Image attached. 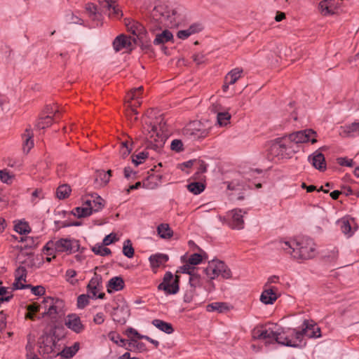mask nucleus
I'll list each match as a JSON object with an SVG mask.
<instances>
[{"label":"nucleus","instance_id":"1","mask_svg":"<svg viewBox=\"0 0 359 359\" xmlns=\"http://www.w3.org/2000/svg\"><path fill=\"white\" fill-rule=\"evenodd\" d=\"M279 247L298 262L312 259L316 255V245L313 241L309 238L298 241H280Z\"/></svg>","mask_w":359,"mask_h":359},{"label":"nucleus","instance_id":"2","mask_svg":"<svg viewBox=\"0 0 359 359\" xmlns=\"http://www.w3.org/2000/svg\"><path fill=\"white\" fill-rule=\"evenodd\" d=\"M316 133L311 129L297 131L290 134L287 137L278 140L271 144V151L276 156L281 154L283 150H286L287 142H294L295 144L306 143L311 142L314 144L317 142Z\"/></svg>","mask_w":359,"mask_h":359},{"label":"nucleus","instance_id":"3","mask_svg":"<svg viewBox=\"0 0 359 359\" xmlns=\"http://www.w3.org/2000/svg\"><path fill=\"white\" fill-rule=\"evenodd\" d=\"M59 339L54 332H44L37 341L38 351L44 358H53L59 355Z\"/></svg>","mask_w":359,"mask_h":359},{"label":"nucleus","instance_id":"4","mask_svg":"<svg viewBox=\"0 0 359 359\" xmlns=\"http://www.w3.org/2000/svg\"><path fill=\"white\" fill-rule=\"evenodd\" d=\"M79 241L76 239L60 238L56 241H49L43 247V252L52 255L55 252L72 254L79 251Z\"/></svg>","mask_w":359,"mask_h":359},{"label":"nucleus","instance_id":"5","mask_svg":"<svg viewBox=\"0 0 359 359\" xmlns=\"http://www.w3.org/2000/svg\"><path fill=\"white\" fill-rule=\"evenodd\" d=\"M65 305L64 301L59 298L46 297L41 302V308H43L45 311L41 313V316H39L37 318L39 320L45 316H48L51 319H56L58 316L64 315Z\"/></svg>","mask_w":359,"mask_h":359},{"label":"nucleus","instance_id":"6","mask_svg":"<svg viewBox=\"0 0 359 359\" xmlns=\"http://www.w3.org/2000/svg\"><path fill=\"white\" fill-rule=\"evenodd\" d=\"M152 15L156 18L161 22H165L168 25L175 26L180 21L179 11L177 8H171L165 5H158L154 7Z\"/></svg>","mask_w":359,"mask_h":359},{"label":"nucleus","instance_id":"7","mask_svg":"<svg viewBox=\"0 0 359 359\" xmlns=\"http://www.w3.org/2000/svg\"><path fill=\"white\" fill-rule=\"evenodd\" d=\"M208 278L210 280L221 276L223 278L229 279L231 277L230 269L222 261L212 260L209 262L208 266L204 270Z\"/></svg>","mask_w":359,"mask_h":359},{"label":"nucleus","instance_id":"8","mask_svg":"<svg viewBox=\"0 0 359 359\" xmlns=\"http://www.w3.org/2000/svg\"><path fill=\"white\" fill-rule=\"evenodd\" d=\"M180 277L175 276L170 271H167L163 276V281L158 285V290H163L165 294H175L179 292Z\"/></svg>","mask_w":359,"mask_h":359},{"label":"nucleus","instance_id":"9","mask_svg":"<svg viewBox=\"0 0 359 359\" xmlns=\"http://www.w3.org/2000/svg\"><path fill=\"white\" fill-rule=\"evenodd\" d=\"M279 297L280 292L277 287L265 284L259 299L264 304H273Z\"/></svg>","mask_w":359,"mask_h":359},{"label":"nucleus","instance_id":"10","mask_svg":"<svg viewBox=\"0 0 359 359\" xmlns=\"http://www.w3.org/2000/svg\"><path fill=\"white\" fill-rule=\"evenodd\" d=\"M127 29L133 34L132 40L133 43H137V41H143L146 35L144 27L137 21H129L126 23Z\"/></svg>","mask_w":359,"mask_h":359},{"label":"nucleus","instance_id":"11","mask_svg":"<svg viewBox=\"0 0 359 359\" xmlns=\"http://www.w3.org/2000/svg\"><path fill=\"white\" fill-rule=\"evenodd\" d=\"M102 287L101 278L98 276H95L90 280L87 285L88 294H90L92 299H103L105 294L104 292H100Z\"/></svg>","mask_w":359,"mask_h":359},{"label":"nucleus","instance_id":"12","mask_svg":"<svg viewBox=\"0 0 359 359\" xmlns=\"http://www.w3.org/2000/svg\"><path fill=\"white\" fill-rule=\"evenodd\" d=\"M65 325L76 334H79L84 330L85 326L82 323L81 318L75 313L69 314L67 316Z\"/></svg>","mask_w":359,"mask_h":359},{"label":"nucleus","instance_id":"13","mask_svg":"<svg viewBox=\"0 0 359 359\" xmlns=\"http://www.w3.org/2000/svg\"><path fill=\"white\" fill-rule=\"evenodd\" d=\"M133 40L131 36L121 34L115 38L113 41V48L116 52L123 50H131L133 49Z\"/></svg>","mask_w":359,"mask_h":359},{"label":"nucleus","instance_id":"14","mask_svg":"<svg viewBox=\"0 0 359 359\" xmlns=\"http://www.w3.org/2000/svg\"><path fill=\"white\" fill-rule=\"evenodd\" d=\"M241 209H234L229 212L228 216L230 218L229 226L232 229H242L244 228L243 214Z\"/></svg>","mask_w":359,"mask_h":359},{"label":"nucleus","instance_id":"15","mask_svg":"<svg viewBox=\"0 0 359 359\" xmlns=\"http://www.w3.org/2000/svg\"><path fill=\"white\" fill-rule=\"evenodd\" d=\"M99 3L103 8L108 10L109 17L117 19L122 17V11L120 9L116 1L113 0H99Z\"/></svg>","mask_w":359,"mask_h":359},{"label":"nucleus","instance_id":"16","mask_svg":"<svg viewBox=\"0 0 359 359\" xmlns=\"http://www.w3.org/2000/svg\"><path fill=\"white\" fill-rule=\"evenodd\" d=\"M83 201L85 204L90 208L92 213L102 210L104 207L103 199L96 194L86 196Z\"/></svg>","mask_w":359,"mask_h":359},{"label":"nucleus","instance_id":"17","mask_svg":"<svg viewBox=\"0 0 359 359\" xmlns=\"http://www.w3.org/2000/svg\"><path fill=\"white\" fill-rule=\"evenodd\" d=\"M243 74L241 68H235L231 70L225 76L224 82L222 86L224 92H226L230 85L234 84L241 77Z\"/></svg>","mask_w":359,"mask_h":359},{"label":"nucleus","instance_id":"18","mask_svg":"<svg viewBox=\"0 0 359 359\" xmlns=\"http://www.w3.org/2000/svg\"><path fill=\"white\" fill-rule=\"evenodd\" d=\"M341 232L347 237H351L357 229L355 220L353 219H342L339 221Z\"/></svg>","mask_w":359,"mask_h":359},{"label":"nucleus","instance_id":"19","mask_svg":"<svg viewBox=\"0 0 359 359\" xmlns=\"http://www.w3.org/2000/svg\"><path fill=\"white\" fill-rule=\"evenodd\" d=\"M147 138L151 143H154L155 146L162 147L165 142L166 135L163 133H160L156 126H153L151 131L149 133Z\"/></svg>","mask_w":359,"mask_h":359},{"label":"nucleus","instance_id":"20","mask_svg":"<svg viewBox=\"0 0 359 359\" xmlns=\"http://www.w3.org/2000/svg\"><path fill=\"white\" fill-rule=\"evenodd\" d=\"M162 176L159 174H151L142 181V187L147 189H154L159 187L162 182Z\"/></svg>","mask_w":359,"mask_h":359},{"label":"nucleus","instance_id":"21","mask_svg":"<svg viewBox=\"0 0 359 359\" xmlns=\"http://www.w3.org/2000/svg\"><path fill=\"white\" fill-rule=\"evenodd\" d=\"M309 160L315 168L320 171L326 169L325 156L322 153L318 151L314 152L309 157Z\"/></svg>","mask_w":359,"mask_h":359},{"label":"nucleus","instance_id":"22","mask_svg":"<svg viewBox=\"0 0 359 359\" xmlns=\"http://www.w3.org/2000/svg\"><path fill=\"white\" fill-rule=\"evenodd\" d=\"M34 133L31 127L27 128L22 135V149L25 152L28 153L34 147Z\"/></svg>","mask_w":359,"mask_h":359},{"label":"nucleus","instance_id":"23","mask_svg":"<svg viewBox=\"0 0 359 359\" xmlns=\"http://www.w3.org/2000/svg\"><path fill=\"white\" fill-rule=\"evenodd\" d=\"M198 126H200L199 122L193 123L189 128L186 129L187 134L189 133V134L194 137V138H204L207 137L209 134V130L205 128H197Z\"/></svg>","mask_w":359,"mask_h":359},{"label":"nucleus","instance_id":"24","mask_svg":"<svg viewBox=\"0 0 359 359\" xmlns=\"http://www.w3.org/2000/svg\"><path fill=\"white\" fill-rule=\"evenodd\" d=\"M168 259V255L163 253L151 255L149 258L151 267L153 269H156L160 266H164Z\"/></svg>","mask_w":359,"mask_h":359},{"label":"nucleus","instance_id":"25","mask_svg":"<svg viewBox=\"0 0 359 359\" xmlns=\"http://www.w3.org/2000/svg\"><path fill=\"white\" fill-rule=\"evenodd\" d=\"M276 332L271 329H258L254 331L253 337L258 339L267 340L266 342L271 343L274 341Z\"/></svg>","mask_w":359,"mask_h":359},{"label":"nucleus","instance_id":"26","mask_svg":"<svg viewBox=\"0 0 359 359\" xmlns=\"http://www.w3.org/2000/svg\"><path fill=\"white\" fill-rule=\"evenodd\" d=\"M304 335L309 338H318L321 336L320 329L313 324H310L308 320H304L303 323Z\"/></svg>","mask_w":359,"mask_h":359},{"label":"nucleus","instance_id":"27","mask_svg":"<svg viewBox=\"0 0 359 359\" xmlns=\"http://www.w3.org/2000/svg\"><path fill=\"white\" fill-rule=\"evenodd\" d=\"M125 286L124 280L121 277L115 276L111 278L107 285V292L111 293L114 291H120Z\"/></svg>","mask_w":359,"mask_h":359},{"label":"nucleus","instance_id":"28","mask_svg":"<svg viewBox=\"0 0 359 359\" xmlns=\"http://www.w3.org/2000/svg\"><path fill=\"white\" fill-rule=\"evenodd\" d=\"M129 311L127 307L116 308L114 309V320L120 324H124L129 316Z\"/></svg>","mask_w":359,"mask_h":359},{"label":"nucleus","instance_id":"29","mask_svg":"<svg viewBox=\"0 0 359 359\" xmlns=\"http://www.w3.org/2000/svg\"><path fill=\"white\" fill-rule=\"evenodd\" d=\"M230 306L226 302H215L209 304L206 306V311L208 312L217 311L218 313H225L230 310Z\"/></svg>","mask_w":359,"mask_h":359},{"label":"nucleus","instance_id":"30","mask_svg":"<svg viewBox=\"0 0 359 359\" xmlns=\"http://www.w3.org/2000/svg\"><path fill=\"white\" fill-rule=\"evenodd\" d=\"M173 39L172 32L168 29L163 30L161 33H157L154 40L155 45L164 44Z\"/></svg>","mask_w":359,"mask_h":359},{"label":"nucleus","instance_id":"31","mask_svg":"<svg viewBox=\"0 0 359 359\" xmlns=\"http://www.w3.org/2000/svg\"><path fill=\"white\" fill-rule=\"evenodd\" d=\"M274 341L281 345L287 346L295 347L296 345V344H294L295 342L290 339V334H287L285 332H276Z\"/></svg>","mask_w":359,"mask_h":359},{"label":"nucleus","instance_id":"32","mask_svg":"<svg viewBox=\"0 0 359 359\" xmlns=\"http://www.w3.org/2000/svg\"><path fill=\"white\" fill-rule=\"evenodd\" d=\"M151 324L166 334H172L174 332L172 324L162 320L154 319L152 320Z\"/></svg>","mask_w":359,"mask_h":359},{"label":"nucleus","instance_id":"33","mask_svg":"<svg viewBox=\"0 0 359 359\" xmlns=\"http://www.w3.org/2000/svg\"><path fill=\"white\" fill-rule=\"evenodd\" d=\"M79 349V344L76 342L72 346L65 347L62 351L60 349L59 355L66 359L72 358L78 352Z\"/></svg>","mask_w":359,"mask_h":359},{"label":"nucleus","instance_id":"34","mask_svg":"<svg viewBox=\"0 0 359 359\" xmlns=\"http://www.w3.org/2000/svg\"><path fill=\"white\" fill-rule=\"evenodd\" d=\"M111 175V170H109L107 172L104 170H99L96 174L95 182L100 186H105L109 182Z\"/></svg>","mask_w":359,"mask_h":359},{"label":"nucleus","instance_id":"35","mask_svg":"<svg viewBox=\"0 0 359 359\" xmlns=\"http://www.w3.org/2000/svg\"><path fill=\"white\" fill-rule=\"evenodd\" d=\"M157 232L161 238L169 239L173 235V231L168 224H161L157 227Z\"/></svg>","mask_w":359,"mask_h":359},{"label":"nucleus","instance_id":"36","mask_svg":"<svg viewBox=\"0 0 359 359\" xmlns=\"http://www.w3.org/2000/svg\"><path fill=\"white\" fill-rule=\"evenodd\" d=\"M72 214L79 218L86 217L92 214L90 208L85 204V201L83 200L82 206L76 207L72 210Z\"/></svg>","mask_w":359,"mask_h":359},{"label":"nucleus","instance_id":"37","mask_svg":"<svg viewBox=\"0 0 359 359\" xmlns=\"http://www.w3.org/2000/svg\"><path fill=\"white\" fill-rule=\"evenodd\" d=\"M142 90V87L140 86L137 88H134L131 90L126 96L127 98V104H132L133 100H137V106H140L141 104V102L139 101V99L140 98V94Z\"/></svg>","mask_w":359,"mask_h":359},{"label":"nucleus","instance_id":"38","mask_svg":"<svg viewBox=\"0 0 359 359\" xmlns=\"http://www.w3.org/2000/svg\"><path fill=\"white\" fill-rule=\"evenodd\" d=\"M53 123V116L50 115H46L43 117H40L36 124L35 127L38 129H45L50 126H51Z\"/></svg>","mask_w":359,"mask_h":359},{"label":"nucleus","instance_id":"39","mask_svg":"<svg viewBox=\"0 0 359 359\" xmlns=\"http://www.w3.org/2000/svg\"><path fill=\"white\" fill-rule=\"evenodd\" d=\"M231 118V116L228 111L218 112L217 115V123L221 127L226 126L230 123Z\"/></svg>","mask_w":359,"mask_h":359},{"label":"nucleus","instance_id":"40","mask_svg":"<svg viewBox=\"0 0 359 359\" xmlns=\"http://www.w3.org/2000/svg\"><path fill=\"white\" fill-rule=\"evenodd\" d=\"M332 3L331 0H323L318 4V10L323 15H327L332 13Z\"/></svg>","mask_w":359,"mask_h":359},{"label":"nucleus","instance_id":"41","mask_svg":"<svg viewBox=\"0 0 359 359\" xmlns=\"http://www.w3.org/2000/svg\"><path fill=\"white\" fill-rule=\"evenodd\" d=\"M26 281V275L21 274L15 277L13 284V290H22L31 287V285H25L23 282Z\"/></svg>","mask_w":359,"mask_h":359},{"label":"nucleus","instance_id":"42","mask_svg":"<svg viewBox=\"0 0 359 359\" xmlns=\"http://www.w3.org/2000/svg\"><path fill=\"white\" fill-rule=\"evenodd\" d=\"M188 190L194 194H199L205 189V185L202 182H194L187 185Z\"/></svg>","mask_w":359,"mask_h":359},{"label":"nucleus","instance_id":"43","mask_svg":"<svg viewBox=\"0 0 359 359\" xmlns=\"http://www.w3.org/2000/svg\"><path fill=\"white\" fill-rule=\"evenodd\" d=\"M71 188L67 184H62L57 187L56 191L57 197L59 199H65L67 198L71 193Z\"/></svg>","mask_w":359,"mask_h":359},{"label":"nucleus","instance_id":"44","mask_svg":"<svg viewBox=\"0 0 359 359\" xmlns=\"http://www.w3.org/2000/svg\"><path fill=\"white\" fill-rule=\"evenodd\" d=\"M41 305H38L35 303L31 304L27 306V313L25 314V318L32 320H35V313L39 311Z\"/></svg>","mask_w":359,"mask_h":359},{"label":"nucleus","instance_id":"45","mask_svg":"<svg viewBox=\"0 0 359 359\" xmlns=\"http://www.w3.org/2000/svg\"><path fill=\"white\" fill-rule=\"evenodd\" d=\"M106 245H104L103 243L102 244H96L95 245L93 248L92 251L97 255L100 256H107L111 253V250L107 247Z\"/></svg>","mask_w":359,"mask_h":359},{"label":"nucleus","instance_id":"46","mask_svg":"<svg viewBox=\"0 0 359 359\" xmlns=\"http://www.w3.org/2000/svg\"><path fill=\"white\" fill-rule=\"evenodd\" d=\"M1 282H0V285ZM13 288L9 289L6 287L0 286V301L1 302H8L13 297Z\"/></svg>","mask_w":359,"mask_h":359},{"label":"nucleus","instance_id":"47","mask_svg":"<svg viewBox=\"0 0 359 359\" xmlns=\"http://www.w3.org/2000/svg\"><path fill=\"white\" fill-rule=\"evenodd\" d=\"M123 253L128 258H132L134 256L135 250L130 240L128 239L124 241Z\"/></svg>","mask_w":359,"mask_h":359},{"label":"nucleus","instance_id":"48","mask_svg":"<svg viewBox=\"0 0 359 359\" xmlns=\"http://www.w3.org/2000/svg\"><path fill=\"white\" fill-rule=\"evenodd\" d=\"M344 132L350 136L359 135V122L352 123L344 126Z\"/></svg>","mask_w":359,"mask_h":359},{"label":"nucleus","instance_id":"49","mask_svg":"<svg viewBox=\"0 0 359 359\" xmlns=\"http://www.w3.org/2000/svg\"><path fill=\"white\" fill-rule=\"evenodd\" d=\"M65 20L68 24L81 25L83 23V20L71 11H69L66 13L65 16Z\"/></svg>","mask_w":359,"mask_h":359},{"label":"nucleus","instance_id":"50","mask_svg":"<svg viewBox=\"0 0 359 359\" xmlns=\"http://www.w3.org/2000/svg\"><path fill=\"white\" fill-rule=\"evenodd\" d=\"M15 231L20 234H27L31 231V229L28 223L25 222H20L15 225Z\"/></svg>","mask_w":359,"mask_h":359},{"label":"nucleus","instance_id":"51","mask_svg":"<svg viewBox=\"0 0 359 359\" xmlns=\"http://www.w3.org/2000/svg\"><path fill=\"white\" fill-rule=\"evenodd\" d=\"M290 336V339L295 342V347H298L302 341L303 337L304 336V329L302 328L301 331L293 330Z\"/></svg>","mask_w":359,"mask_h":359},{"label":"nucleus","instance_id":"52","mask_svg":"<svg viewBox=\"0 0 359 359\" xmlns=\"http://www.w3.org/2000/svg\"><path fill=\"white\" fill-rule=\"evenodd\" d=\"M130 348L127 349L131 351L132 348L137 350L138 352H144L147 351L146 345L143 342L137 341V340L132 339L129 343Z\"/></svg>","mask_w":359,"mask_h":359},{"label":"nucleus","instance_id":"53","mask_svg":"<svg viewBox=\"0 0 359 359\" xmlns=\"http://www.w3.org/2000/svg\"><path fill=\"white\" fill-rule=\"evenodd\" d=\"M148 158V152L141 151L137 154L133 155L132 161L135 165L142 163Z\"/></svg>","mask_w":359,"mask_h":359},{"label":"nucleus","instance_id":"54","mask_svg":"<svg viewBox=\"0 0 359 359\" xmlns=\"http://www.w3.org/2000/svg\"><path fill=\"white\" fill-rule=\"evenodd\" d=\"M137 107L136 104H128V109L126 110V116L130 120L136 121L137 119L138 112L135 109Z\"/></svg>","mask_w":359,"mask_h":359},{"label":"nucleus","instance_id":"55","mask_svg":"<svg viewBox=\"0 0 359 359\" xmlns=\"http://www.w3.org/2000/svg\"><path fill=\"white\" fill-rule=\"evenodd\" d=\"M196 163H197L198 166V170L194 174V179L201 180H202L201 177V175L207 171V165L203 161H197Z\"/></svg>","mask_w":359,"mask_h":359},{"label":"nucleus","instance_id":"56","mask_svg":"<svg viewBox=\"0 0 359 359\" xmlns=\"http://www.w3.org/2000/svg\"><path fill=\"white\" fill-rule=\"evenodd\" d=\"M90 294H81L77 298V306L79 309H83L89 304Z\"/></svg>","mask_w":359,"mask_h":359},{"label":"nucleus","instance_id":"57","mask_svg":"<svg viewBox=\"0 0 359 359\" xmlns=\"http://www.w3.org/2000/svg\"><path fill=\"white\" fill-rule=\"evenodd\" d=\"M86 9L88 12L90 17H92L93 19H97L98 14L97 13V8L95 4L89 3L86 6Z\"/></svg>","mask_w":359,"mask_h":359},{"label":"nucleus","instance_id":"58","mask_svg":"<svg viewBox=\"0 0 359 359\" xmlns=\"http://www.w3.org/2000/svg\"><path fill=\"white\" fill-rule=\"evenodd\" d=\"M203 257L201 254L194 253L192 254L188 260V262L191 265H198L202 262Z\"/></svg>","mask_w":359,"mask_h":359},{"label":"nucleus","instance_id":"59","mask_svg":"<svg viewBox=\"0 0 359 359\" xmlns=\"http://www.w3.org/2000/svg\"><path fill=\"white\" fill-rule=\"evenodd\" d=\"M76 271L74 269H68L65 274L67 280L72 285L76 284L78 280L76 279H74V278L76 277Z\"/></svg>","mask_w":359,"mask_h":359},{"label":"nucleus","instance_id":"60","mask_svg":"<svg viewBox=\"0 0 359 359\" xmlns=\"http://www.w3.org/2000/svg\"><path fill=\"white\" fill-rule=\"evenodd\" d=\"M13 176L6 170H0V180L6 184H9Z\"/></svg>","mask_w":359,"mask_h":359},{"label":"nucleus","instance_id":"61","mask_svg":"<svg viewBox=\"0 0 359 359\" xmlns=\"http://www.w3.org/2000/svg\"><path fill=\"white\" fill-rule=\"evenodd\" d=\"M109 339L115 344L123 346L125 344V339H122L118 334L110 333L109 334Z\"/></svg>","mask_w":359,"mask_h":359},{"label":"nucleus","instance_id":"62","mask_svg":"<svg viewBox=\"0 0 359 359\" xmlns=\"http://www.w3.org/2000/svg\"><path fill=\"white\" fill-rule=\"evenodd\" d=\"M170 148L172 150L175 151H181L183 150V143L180 140L175 139L173 140L170 144Z\"/></svg>","mask_w":359,"mask_h":359},{"label":"nucleus","instance_id":"63","mask_svg":"<svg viewBox=\"0 0 359 359\" xmlns=\"http://www.w3.org/2000/svg\"><path fill=\"white\" fill-rule=\"evenodd\" d=\"M29 287L31 288L32 293L36 296H43L46 292L45 287L42 285H31Z\"/></svg>","mask_w":359,"mask_h":359},{"label":"nucleus","instance_id":"64","mask_svg":"<svg viewBox=\"0 0 359 359\" xmlns=\"http://www.w3.org/2000/svg\"><path fill=\"white\" fill-rule=\"evenodd\" d=\"M201 277L198 274L194 273L189 277V283L191 287H196L200 285Z\"/></svg>","mask_w":359,"mask_h":359}]
</instances>
